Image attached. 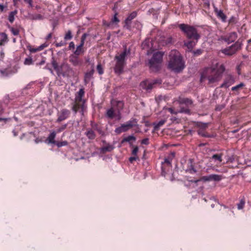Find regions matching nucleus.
Instances as JSON below:
<instances>
[{
	"label": "nucleus",
	"instance_id": "obj_15",
	"mask_svg": "<svg viewBox=\"0 0 251 251\" xmlns=\"http://www.w3.org/2000/svg\"><path fill=\"white\" fill-rule=\"evenodd\" d=\"M185 172L191 174H194L197 173V171L195 168L193 159L190 158L188 160L187 168L185 170Z\"/></svg>",
	"mask_w": 251,
	"mask_h": 251
},
{
	"label": "nucleus",
	"instance_id": "obj_46",
	"mask_svg": "<svg viewBox=\"0 0 251 251\" xmlns=\"http://www.w3.org/2000/svg\"><path fill=\"white\" fill-rule=\"evenodd\" d=\"M67 126V124H64L62 125L61 126L58 127L56 129V131H55L56 133H60L61 132L64 130Z\"/></svg>",
	"mask_w": 251,
	"mask_h": 251
},
{
	"label": "nucleus",
	"instance_id": "obj_21",
	"mask_svg": "<svg viewBox=\"0 0 251 251\" xmlns=\"http://www.w3.org/2000/svg\"><path fill=\"white\" fill-rule=\"evenodd\" d=\"M56 134V132L55 131H52L48 137L46 142L48 144H54L56 143V141L54 140Z\"/></svg>",
	"mask_w": 251,
	"mask_h": 251
},
{
	"label": "nucleus",
	"instance_id": "obj_29",
	"mask_svg": "<svg viewBox=\"0 0 251 251\" xmlns=\"http://www.w3.org/2000/svg\"><path fill=\"white\" fill-rule=\"evenodd\" d=\"M210 159L213 160L215 162L218 161L219 163H221L222 159V154H213Z\"/></svg>",
	"mask_w": 251,
	"mask_h": 251
},
{
	"label": "nucleus",
	"instance_id": "obj_63",
	"mask_svg": "<svg viewBox=\"0 0 251 251\" xmlns=\"http://www.w3.org/2000/svg\"><path fill=\"white\" fill-rule=\"evenodd\" d=\"M172 38L170 37L168 38L167 39V40L165 41V44L168 45V44H171V43H172Z\"/></svg>",
	"mask_w": 251,
	"mask_h": 251
},
{
	"label": "nucleus",
	"instance_id": "obj_30",
	"mask_svg": "<svg viewBox=\"0 0 251 251\" xmlns=\"http://www.w3.org/2000/svg\"><path fill=\"white\" fill-rule=\"evenodd\" d=\"M135 141L136 137L133 135H129L126 137H125L121 141V143L123 144L125 142H128L130 143V141Z\"/></svg>",
	"mask_w": 251,
	"mask_h": 251
},
{
	"label": "nucleus",
	"instance_id": "obj_23",
	"mask_svg": "<svg viewBox=\"0 0 251 251\" xmlns=\"http://www.w3.org/2000/svg\"><path fill=\"white\" fill-rule=\"evenodd\" d=\"M85 134L90 140H93L96 138V134L91 128H87Z\"/></svg>",
	"mask_w": 251,
	"mask_h": 251
},
{
	"label": "nucleus",
	"instance_id": "obj_25",
	"mask_svg": "<svg viewBox=\"0 0 251 251\" xmlns=\"http://www.w3.org/2000/svg\"><path fill=\"white\" fill-rule=\"evenodd\" d=\"M180 104H184L187 106L191 105L193 104V100L187 98H182L179 100Z\"/></svg>",
	"mask_w": 251,
	"mask_h": 251
},
{
	"label": "nucleus",
	"instance_id": "obj_39",
	"mask_svg": "<svg viewBox=\"0 0 251 251\" xmlns=\"http://www.w3.org/2000/svg\"><path fill=\"white\" fill-rule=\"evenodd\" d=\"M133 27L140 30L142 27V25L139 21H135L134 22Z\"/></svg>",
	"mask_w": 251,
	"mask_h": 251
},
{
	"label": "nucleus",
	"instance_id": "obj_58",
	"mask_svg": "<svg viewBox=\"0 0 251 251\" xmlns=\"http://www.w3.org/2000/svg\"><path fill=\"white\" fill-rule=\"evenodd\" d=\"M48 46V44L44 43V44H43L41 45L40 46H39L37 48L38 49V50L39 51H40V50H43L45 48L47 47Z\"/></svg>",
	"mask_w": 251,
	"mask_h": 251
},
{
	"label": "nucleus",
	"instance_id": "obj_5",
	"mask_svg": "<svg viewBox=\"0 0 251 251\" xmlns=\"http://www.w3.org/2000/svg\"><path fill=\"white\" fill-rule=\"evenodd\" d=\"M50 63L58 77H65L72 71V69L67 63L62 62L59 65L54 56H52Z\"/></svg>",
	"mask_w": 251,
	"mask_h": 251
},
{
	"label": "nucleus",
	"instance_id": "obj_38",
	"mask_svg": "<svg viewBox=\"0 0 251 251\" xmlns=\"http://www.w3.org/2000/svg\"><path fill=\"white\" fill-rule=\"evenodd\" d=\"M68 142L67 141H63L61 142L56 141V143L54 144V145H56L58 148L66 146L68 145Z\"/></svg>",
	"mask_w": 251,
	"mask_h": 251
},
{
	"label": "nucleus",
	"instance_id": "obj_60",
	"mask_svg": "<svg viewBox=\"0 0 251 251\" xmlns=\"http://www.w3.org/2000/svg\"><path fill=\"white\" fill-rule=\"evenodd\" d=\"M75 48V43L73 42H71L69 43L68 48L69 50H71L72 49H74Z\"/></svg>",
	"mask_w": 251,
	"mask_h": 251
},
{
	"label": "nucleus",
	"instance_id": "obj_40",
	"mask_svg": "<svg viewBox=\"0 0 251 251\" xmlns=\"http://www.w3.org/2000/svg\"><path fill=\"white\" fill-rule=\"evenodd\" d=\"M9 29H10L11 33L15 36L18 35L19 34V30L17 28H15L13 27L8 26Z\"/></svg>",
	"mask_w": 251,
	"mask_h": 251
},
{
	"label": "nucleus",
	"instance_id": "obj_18",
	"mask_svg": "<svg viewBox=\"0 0 251 251\" xmlns=\"http://www.w3.org/2000/svg\"><path fill=\"white\" fill-rule=\"evenodd\" d=\"M233 78L231 75L228 76L224 81V82L221 85L220 87L221 88H228L229 87L233 82Z\"/></svg>",
	"mask_w": 251,
	"mask_h": 251
},
{
	"label": "nucleus",
	"instance_id": "obj_51",
	"mask_svg": "<svg viewBox=\"0 0 251 251\" xmlns=\"http://www.w3.org/2000/svg\"><path fill=\"white\" fill-rule=\"evenodd\" d=\"M225 107V104L217 105L215 107V110L217 111H221Z\"/></svg>",
	"mask_w": 251,
	"mask_h": 251
},
{
	"label": "nucleus",
	"instance_id": "obj_56",
	"mask_svg": "<svg viewBox=\"0 0 251 251\" xmlns=\"http://www.w3.org/2000/svg\"><path fill=\"white\" fill-rule=\"evenodd\" d=\"M192 52L194 55H199L202 53V50L201 49H197L196 50H193Z\"/></svg>",
	"mask_w": 251,
	"mask_h": 251
},
{
	"label": "nucleus",
	"instance_id": "obj_10",
	"mask_svg": "<svg viewBox=\"0 0 251 251\" xmlns=\"http://www.w3.org/2000/svg\"><path fill=\"white\" fill-rule=\"evenodd\" d=\"M223 179L222 175L217 174H211L208 176H203L201 178V180L203 182L214 181H220Z\"/></svg>",
	"mask_w": 251,
	"mask_h": 251
},
{
	"label": "nucleus",
	"instance_id": "obj_22",
	"mask_svg": "<svg viewBox=\"0 0 251 251\" xmlns=\"http://www.w3.org/2000/svg\"><path fill=\"white\" fill-rule=\"evenodd\" d=\"M115 149L114 145L107 144L105 146L102 147L100 149V151L102 153L106 152H110Z\"/></svg>",
	"mask_w": 251,
	"mask_h": 251
},
{
	"label": "nucleus",
	"instance_id": "obj_50",
	"mask_svg": "<svg viewBox=\"0 0 251 251\" xmlns=\"http://www.w3.org/2000/svg\"><path fill=\"white\" fill-rule=\"evenodd\" d=\"M128 160L130 163H132L134 161L139 160V158L137 156L133 155L130 157Z\"/></svg>",
	"mask_w": 251,
	"mask_h": 251
},
{
	"label": "nucleus",
	"instance_id": "obj_17",
	"mask_svg": "<svg viewBox=\"0 0 251 251\" xmlns=\"http://www.w3.org/2000/svg\"><path fill=\"white\" fill-rule=\"evenodd\" d=\"M190 40L184 42V45L186 46L189 51H192L193 48L196 46L199 40L189 39Z\"/></svg>",
	"mask_w": 251,
	"mask_h": 251
},
{
	"label": "nucleus",
	"instance_id": "obj_2",
	"mask_svg": "<svg viewBox=\"0 0 251 251\" xmlns=\"http://www.w3.org/2000/svg\"><path fill=\"white\" fill-rule=\"evenodd\" d=\"M168 68L172 71L178 73L185 68V62L178 51H172L169 55Z\"/></svg>",
	"mask_w": 251,
	"mask_h": 251
},
{
	"label": "nucleus",
	"instance_id": "obj_19",
	"mask_svg": "<svg viewBox=\"0 0 251 251\" xmlns=\"http://www.w3.org/2000/svg\"><path fill=\"white\" fill-rule=\"evenodd\" d=\"M94 68H92V69L89 71H87L86 73H85L84 75V82L85 83H88L90 80L93 78V75L94 73Z\"/></svg>",
	"mask_w": 251,
	"mask_h": 251
},
{
	"label": "nucleus",
	"instance_id": "obj_14",
	"mask_svg": "<svg viewBox=\"0 0 251 251\" xmlns=\"http://www.w3.org/2000/svg\"><path fill=\"white\" fill-rule=\"evenodd\" d=\"M213 6L214 8V11L218 18L221 19L223 22H226L227 17L223 11L221 9L219 10L214 3L213 4Z\"/></svg>",
	"mask_w": 251,
	"mask_h": 251
},
{
	"label": "nucleus",
	"instance_id": "obj_3",
	"mask_svg": "<svg viewBox=\"0 0 251 251\" xmlns=\"http://www.w3.org/2000/svg\"><path fill=\"white\" fill-rule=\"evenodd\" d=\"M123 51L119 55H115L114 60L116 64L114 68L115 73L118 75L122 74L124 72V69L126 65V58L130 54V48L127 49L126 46H123Z\"/></svg>",
	"mask_w": 251,
	"mask_h": 251
},
{
	"label": "nucleus",
	"instance_id": "obj_55",
	"mask_svg": "<svg viewBox=\"0 0 251 251\" xmlns=\"http://www.w3.org/2000/svg\"><path fill=\"white\" fill-rule=\"evenodd\" d=\"M141 144L143 145H148L149 144V139L148 138H146L142 140Z\"/></svg>",
	"mask_w": 251,
	"mask_h": 251
},
{
	"label": "nucleus",
	"instance_id": "obj_62",
	"mask_svg": "<svg viewBox=\"0 0 251 251\" xmlns=\"http://www.w3.org/2000/svg\"><path fill=\"white\" fill-rule=\"evenodd\" d=\"M89 36V34L87 33H84L82 36H81V39L80 40H84V41L85 42V40H86V37Z\"/></svg>",
	"mask_w": 251,
	"mask_h": 251
},
{
	"label": "nucleus",
	"instance_id": "obj_11",
	"mask_svg": "<svg viewBox=\"0 0 251 251\" xmlns=\"http://www.w3.org/2000/svg\"><path fill=\"white\" fill-rule=\"evenodd\" d=\"M71 112L69 110L64 108L60 110V114H58V118L56 120V122L59 123L61 122L68 119Z\"/></svg>",
	"mask_w": 251,
	"mask_h": 251
},
{
	"label": "nucleus",
	"instance_id": "obj_20",
	"mask_svg": "<svg viewBox=\"0 0 251 251\" xmlns=\"http://www.w3.org/2000/svg\"><path fill=\"white\" fill-rule=\"evenodd\" d=\"M129 128L130 127L128 126L126 124H123L120 126L117 127L115 130V132L117 134H120L122 132L127 131Z\"/></svg>",
	"mask_w": 251,
	"mask_h": 251
},
{
	"label": "nucleus",
	"instance_id": "obj_54",
	"mask_svg": "<svg viewBox=\"0 0 251 251\" xmlns=\"http://www.w3.org/2000/svg\"><path fill=\"white\" fill-rule=\"evenodd\" d=\"M66 44V42L63 41H61L60 42L55 43V46L56 47H60L65 46Z\"/></svg>",
	"mask_w": 251,
	"mask_h": 251
},
{
	"label": "nucleus",
	"instance_id": "obj_24",
	"mask_svg": "<svg viewBox=\"0 0 251 251\" xmlns=\"http://www.w3.org/2000/svg\"><path fill=\"white\" fill-rule=\"evenodd\" d=\"M167 120L166 119H163L159 121V122H156L153 123L152 125L154 126V130H156L158 129L160 127L162 126L166 122Z\"/></svg>",
	"mask_w": 251,
	"mask_h": 251
},
{
	"label": "nucleus",
	"instance_id": "obj_47",
	"mask_svg": "<svg viewBox=\"0 0 251 251\" xmlns=\"http://www.w3.org/2000/svg\"><path fill=\"white\" fill-rule=\"evenodd\" d=\"M244 86H245V84L243 82H241L240 84H239L235 86L232 87L231 88V90L232 91H236L238 89H239Z\"/></svg>",
	"mask_w": 251,
	"mask_h": 251
},
{
	"label": "nucleus",
	"instance_id": "obj_37",
	"mask_svg": "<svg viewBox=\"0 0 251 251\" xmlns=\"http://www.w3.org/2000/svg\"><path fill=\"white\" fill-rule=\"evenodd\" d=\"M44 17L40 14H36L31 16V19L33 20H41Z\"/></svg>",
	"mask_w": 251,
	"mask_h": 251
},
{
	"label": "nucleus",
	"instance_id": "obj_1",
	"mask_svg": "<svg viewBox=\"0 0 251 251\" xmlns=\"http://www.w3.org/2000/svg\"><path fill=\"white\" fill-rule=\"evenodd\" d=\"M225 71V67L223 64L215 67L205 68L201 73L200 80L202 81L207 79L210 83L218 82L221 79Z\"/></svg>",
	"mask_w": 251,
	"mask_h": 251
},
{
	"label": "nucleus",
	"instance_id": "obj_57",
	"mask_svg": "<svg viewBox=\"0 0 251 251\" xmlns=\"http://www.w3.org/2000/svg\"><path fill=\"white\" fill-rule=\"evenodd\" d=\"M0 76L1 77L7 76L8 74L5 70H0Z\"/></svg>",
	"mask_w": 251,
	"mask_h": 251
},
{
	"label": "nucleus",
	"instance_id": "obj_28",
	"mask_svg": "<svg viewBox=\"0 0 251 251\" xmlns=\"http://www.w3.org/2000/svg\"><path fill=\"white\" fill-rule=\"evenodd\" d=\"M209 125L208 123H203L201 122H197L195 123V126L202 129H206Z\"/></svg>",
	"mask_w": 251,
	"mask_h": 251
},
{
	"label": "nucleus",
	"instance_id": "obj_13",
	"mask_svg": "<svg viewBox=\"0 0 251 251\" xmlns=\"http://www.w3.org/2000/svg\"><path fill=\"white\" fill-rule=\"evenodd\" d=\"M79 55L74 53L71 54L69 56V62L74 66H80L82 64L81 60L79 58Z\"/></svg>",
	"mask_w": 251,
	"mask_h": 251
},
{
	"label": "nucleus",
	"instance_id": "obj_6",
	"mask_svg": "<svg viewBox=\"0 0 251 251\" xmlns=\"http://www.w3.org/2000/svg\"><path fill=\"white\" fill-rule=\"evenodd\" d=\"M179 29L185 34L188 39L199 40L201 36L197 29L193 26L187 24H181L178 25Z\"/></svg>",
	"mask_w": 251,
	"mask_h": 251
},
{
	"label": "nucleus",
	"instance_id": "obj_8",
	"mask_svg": "<svg viewBox=\"0 0 251 251\" xmlns=\"http://www.w3.org/2000/svg\"><path fill=\"white\" fill-rule=\"evenodd\" d=\"M238 38V34L236 32H231L225 36H221L218 41L225 42L227 44L234 43Z\"/></svg>",
	"mask_w": 251,
	"mask_h": 251
},
{
	"label": "nucleus",
	"instance_id": "obj_4",
	"mask_svg": "<svg viewBox=\"0 0 251 251\" xmlns=\"http://www.w3.org/2000/svg\"><path fill=\"white\" fill-rule=\"evenodd\" d=\"M163 52L159 51L155 52L153 54L151 58L146 63L151 72L157 73L160 71L163 61Z\"/></svg>",
	"mask_w": 251,
	"mask_h": 251
},
{
	"label": "nucleus",
	"instance_id": "obj_27",
	"mask_svg": "<svg viewBox=\"0 0 251 251\" xmlns=\"http://www.w3.org/2000/svg\"><path fill=\"white\" fill-rule=\"evenodd\" d=\"M84 93L83 88L80 89L77 92V96H76L75 100L79 101H81L82 100V97L84 96Z\"/></svg>",
	"mask_w": 251,
	"mask_h": 251
},
{
	"label": "nucleus",
	"instance_id": "obj_41",
	"mask_svg": "<svg viewBox=\"0 0 251 251\" xmlns=\"http://www.w3.org/2000/svg\"><path fill=\"white\" fill-rule=\"evenodd\" d=\"M124 23H125V25H124V28L126 29L127 30H128L129 31H130L131 29V22L127 21L126 20H125Z\"/></svg>",
	"mask_w": 251,
	"mask_h": 251
},
{
	"label": "nucleus",
	"instance_id": "obj_32",
	"mask_svg": "<svg viewBox=\"0 0 251 251\" xmlns=\"http://www.w3.org/2000/svg\"><path fill=\"white\" fill-rule=\"evenodd\" d=\"M137 16V12L136 11H134L132 12L131 13H130L127 17L126 18L125 20H126L127 21L131 22L133 19L135 18Z\"/></svg>",
	"mask_w": 251,
	"mask_h": 251
},
{
	"label": "nucleus",
	"instance_id": "obj_52",
	"mask_svg": "<svg viewBox=\"0 0 251 251\" xmlns=\"http://www.w3.org/2000/svg\"><path fill=\"white\" fill-rule=\"evenodd\" d=\"M139 151V148L137 146H134L133 150L132 151V155L134 156H137V153Z\"/></svg>",
	"mask_w": 251,
	"mask_h": 251
},
{
	"label": "nucleus",
	"instance_id": "obj_59",
	"mask_svg": "<svg viewBox=\"0 0 251 251\" xmlns=\"http://www.w3.org/2000/svg\"><path fill=\"white\" fill-rule=\"evenodd\" d=\"M34 82H33V81H31L30 82H29L25 88H24V90H27V89H30L31 88L32 85L34 84Z\"/></svg>",
	"mask_w": 251,
	"mask_h": 251
},
{
	"label": "nucleus",
	"instance_id": "obj_16",
	"mask_svg": "<svg viewBox=\"0 0 251 251\" xmlns=\"http://www.w3.org/2000/svg\"><path fill=\"white\" fill-rule=\"evenodd\" d=\"M175 157V152H171L166 157L164 158V161L162 162L161 165L167 164L168 166L172 167V161Z\"/></svg>",
	"mask_w": 251,
	"mask_h": 251
},
{
	"label": "nucleus",
	"instance_id": "obj_53",
	"mask_svg": "<svg viewBox=\"0 0 251 251\" xmlns=\"http://www.w3.org/2000/svg\"><path fill=\"white\" fill-rule=\"evenodd\" d=\"M27 48H28V50L30 51V52H32V53L39 51L38 50V48H32L31 46H27Z\"/></svg>",
	"mask_w": 251,
	"mask_h": 251
},
{
	"label": "nucleus",
	"instance_id": "obj_33",
	"mask_svg": "<svg viewBox=\"0 0 251 251\" xmlns=\"http://www.w3.org/2000/svg\"><path fill=\"white\" fill-rule=\"evenodd\" d=\"M17 13V11L16 10L10 12V13L8 15V19L11 23H12L14 22V19H15V15Z\"/></svg>",
	"mask_w": 251,
	"mask_h": 251
},
{
	"label": "nucleus",
	"instance_id": "obj_43",
	"mask_svg": "<svg viewBox=\"0 0 251 251\" xmlns=\"http://www.w3.org/2000/svg\"><path fill=\"white\" fill-rule=\"evenodd\" d=\"M97 70L100 75H102L104 73L103 68L100 63L97 66Z\"/></svg>",
	"mask_w": 251,
	"mask_h": 251
},
{
	"label": "nucleus",
	"instance_id": "obj_42",
	"mask_svg": "<svg viewBox=\"0 0 251 251\" xmlns=\"http://www.w3.org/2000/svg\"><path fill=\"white\" fill-rule=\"evenodd\" d=\"M179 112L187 114L188 115H190L191 114L190 110L189 109L183 107H180Z\"/></svg>",
	"mask_w": 251,
	"mask_h": 251
},
{
	"label": "nucleus",
	"instance_id": "obj_45",
	"mask_svg": "<svg viewBox=\"0 0 251 251\" xmlns=\"http://www.w3.org/2000/svg\"><path fill=\"white\" fill-rule=\"evenodd\" d=\"M245 201L243 199L240 200V202L237 204V208L239 210L242 209L245 205Z\"/></svg>",
	"mask_w": 251,
	"mask_h": 251
},
{
	"label": "nucleus",
	"instance_id": "obj_9",
	"mask_svg": "<svg viewBox=\"0 0 251 251\" xmlns=\"http://www.w3.org/2000/svg\"><path fill=\"white\" fill-rule=\"evenodd\" d=\"M158 83H161V80L160 79H156L154 80L153 82H150L148 80H145L141 83L140 86L142 88V89L148 91L151 90L152 89L153 85L154 84Z\"/></svg>",
	"mask_w": 251,
	"mask_h": 251
},
{
	"label": "nucleus",
	"instance_id": "obj_48",
	"mask_svg": "<svg viewBox=\"0 0 251 251\" xmlns=\"http://www.w3.org/2000/svg\"><path fill=\"white\" fill-rule=\"evenodd\" d=\"M33 61L31 57L26 58L24 61V64L26 65H30L32 64Z\"/></svg>",
	"mask_w": 251,
	"mask_h": 251
},
{
	"label": "nucleus",
	"instance_id": "obj_35",
	"mask_svg": "<svg viewBox=\"0 0 251 251\" xmlns=\"http://www.w3.org/2000/svg\"><path fill=\"white\" fill-rule=\"evenodd\" d=\"M84 50L83 48L79 46H77L76 48V50L74 51L73 53L79 55L81 53H83Z\"/></svg>",
	"mask_w": 251,
	"mask_h": 251
},
{
	"label": "nucleus",
	"instance_id": "obj_12",
	"mask_svg": "<svg viewBox=\"0 0 251 251\" xmlns=\"http://www.w3.org/2000/svg\"><path fill=\"white\" fill-rule=\"evenodd\" d=\"M8 112L4 109L0 103V122H2L5 124L11 121L12 119L7 117Z\"/></svg>",
	"mask_w": 251,
	"mask_h": 251
},
{
	"label": "nucleus",
	"instance_id": "obj_49",
	"mask_svg": "<svg viewBox=\"0 0 251 251\" xmlns=\"http://www.w3.org/2000/svg\"><path fill=\"white\" fill-rule=\"evenodd\" d=\"M203 1V7L207 9L210 8L209 0H202Z\"/></svg>",
	"mask_w": 251,
	"mask_h": 251
},
{
	"label": "nucleus",
	"instance_id": "obj_31",
	"mask_svg": "<svg viewBox=\"0 0 251 251\" xmlns=\"http://www.w3.org/2000/svg\"><path fill=\"white\" fill-rule=\"evenodd\" d=\"M137 120L135 118H131L130 120L127 121L126 124L130 128L134 126H136L137 124Z\"/></svg>",
	"mask_w": 251,
	"mask_h": 251
},
{
	"label": "nucleus",
	"instance_id": "obj_61",
	"mask_svg": "<svg viewBox=\"0 0 251 251\" xmlns=\"http://www.w3.org/2000/svg\"><path fill=\"white\" fill-rule=\"evenodd\" d=\"M235 161V158L233 155L229 156L227 160V162L233 163Z\"/></svg>",
	"mask_w": 251,
	"mask_h": 251
},
{
	"label": "nucleus",
	"instance_id": "obj_7",
	"mask_svg": "<svg viewBox=\"0 0 251 251\" xmlns=\"http://www.w3.org/2000/svg\"><path fill=\"white\" fill-rule=\"evenodd\" d=\"M242 46V41L239 39L231 46L222 49L221 51L226 55L231 56L240 50Z\"/></svg>",
	"mask_w": 251,
	"mask_h": 251
},
{
	"label": "nucleus",
	"instance_id": "obj_34",
	"mask_svg": "<svg viewBox=\"0 0 251 251\" xmlns=\"http://www.w3.org/2000/svg\"><path fill=\"white\" fill-rule=\"evenodd\" d=\"M72 38H73V35H72V31L70 30H68L66 32V33L64 36V40L65 41H68V40H71Z\"/></svg>",
	"mask_w": 251,
	"mask_h": 251
},
{
	"label": "nucleus",
	"instance_id": "obj_44",
	"mask_svg": "<svg viewBox=\"0 0 251 251\" xmlns=\"http://www.w3.org/2000/svg\"><path fill=\"white\" fill-rule=\"evenodd\" d=\"M117 15H118V13L117 12H116L115 13L113 17L111 19V21L112 22V23L113 24H116V25H118V24L119 23L120 20L118 19V18L117 17Z\"/></svg>",
	"mask_w": 251,
	"mask_h": 251
},
{
	"label": "nucleus",
	"instance_id": "obj_36",
	"mask_svg": "<svg viewBox=\"0 0 251 251\" xmlns=\"http://www.w3.org/2000/svg\"><path fill=\"white\" fill-rule=\"evenodd\" d=\"M106 116L110 119H113L114 118V111L112 108L108 109L107 110Z\"/></svg>",
	"mask_w": 251,
	"mask_h": 251
},
{
	"label": "nucleus",
	"instance_id": "obj_64",
	"mask_svg": "<svg viewBox=\"0 0 251 251\" xmlns=\"http://www.w3.org/2000/svg\"><path fill=\"white\" fill-rule=\"evenodd\" d=\"M72 109L73 111L76 114L77 112V106L76 104L72 106Z\"/></svg>",
	"mask_w": 251,
	"mask_h": 251
},
{
	"label": "nucleus",
	"instance_id": "obj_26",
	"mask_svg": "<svg viewBox=\"0 0 251 251\" xmlns=\"http://www.w3.org/2000/svg\"><path fill=\"white\" fill-rule=\"evenodd\" d=\"M1 36V38L0 40V46H3L5 43L8 42V39L7 34L4 32H2Z\"/></svg>",
	"mask_w": 251,
	"mask_h": 251
}]
</instances>
